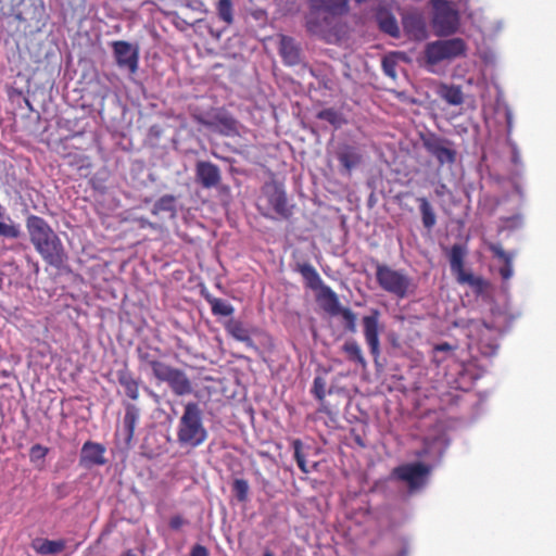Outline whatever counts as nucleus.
<instances>
[{
    "label": "nucleus",
    "mask_w": 556,
    "mask_h": 556,
    "mask_svg": "<svg viewBox=\"0 0 556 556\" xmlns=\"http://www.w3.org/2000/svg\"><path fill=\"white\" fill-rule=\"evenodd\" d=\"M26 229L37 253L50 266L60 269L67 261V253L58 233L49 223L37 215H28Z\"/></svg>",
    "instance_id": "1"
},
{
    "label": "nucleus",
    "mask_w": 556,
    "mask_h": 556,
    "mask_svg": "<svg viewBox=\"0 0 556 556\" xmlns=\"http://www.w3.org/2000/svg\"><path fill=\"white\" fill-rule=\"evenodd\" d=\"M177 442L181 447L195 448L208 438L203 410L198 402H187L177 426Z\"/></svg>",
    "instance_id": "2"
},
{
    "label": "nucleus",
    "mask_w": 556,
    "mask_h": 556,
    "mask_svg": "<svg viewBox=\"0 0 556 556\" xmlns=\"http://www.w3.org/2000/svg\"><path fill=\"white\" fill-rule=\"evenodd\" d=\"M155 379L167 383L172 392L177 396H185L193 392L192 382L187 374L168 364L159 372Z\"/></svg>",
    "instance_id": "3"
},
{
    "label": "nucleus",
    "mask_w": 556,
    "mask_h": 556,
    "mask_svg": "<svg viewBox=\"0 0 556 556\" xmlns=\"http://www.w3.org/2000/svg\"><path fill=\"white\" fill-rule=\"evenodd\" d=\"M112 46L115 61L118 67L126 68L131 74L136 73L139 62L138 46L123 40L114 41Z\"/></svg>",
    "instance_id": "4"
},
{
    "label": "nucleus",
    "mask_w": 556,
    "mask_h": 556,
    "mask_svg": "<svg viewBox=\"0 0 556 556\" xmlns=\"http://www.w3.org/2000/svg\"><path fill=\"white\" fill-rule=\"evenodd\" d=\"M267 204L282 218L292 214V205L289 204L286 191L281 185L269 184L264 188Z\"/></svg>",
    "instance_id": "5"
},
{
    "label": "nucleus",
    "mask_w": 556,
    "mask_h": 556,
    "mask_svg": "<svg viewBox=\"0 0 556 556\" xmlns=\"http://www.w3.org/2000/svg\"><path fill=\"white\" fill-rule=\"evenodd\" d=\"M195 181L205 189L217 188L222 182L220 168L210 161L195 163Z\"/></svg>",
    "instance_id": "6"
},
{
    "label": "nucleus",
    "mask_w": 556,
    "mask_h": 556,
    "mask_svg": "<svg viewBox=\"0 0 556 556\" xmlns=\"http://www.w3.org/2000/svg\"><path fill=\"white\" fill-rule=\"evenodd\" d=\"M104 452L105 448L102 444L87 441L80 451V464L85 467L102 466L106 463Z\"/></svg>",
    "instance_id": "7"
},
{
    "label": "nucleus",
    "mask_w": 556,
    "mask_h": 556,
    "mask_svg": "<svg viewBox=\"0 0 556 556\" xmlns=\"http://www.w3.org/2000/svg\"><path fill=\"white\" fill-rule=\"evenodd\" d=\"M208 127L224 136H235L238 134L237 121L227 113L216 114L208 123Z\"/></svg>",
    "instance_id": "8"
},
{
    "label": "nucleus",
    "mask_w": 556,
    "mask_h": 556,
    "mask_svg": "<svg viewBox=\"0 0 556 556\" xmlns=\"http://www.w3.org/2000/svg\"><path fill=\"white\" fill-rule=\"evenodd\" d=\"M279 53L287 65H296L301 62V49L291 37L281 36Z\"/></svg>",
    "instance_id": "9"
},
{
    "label": "nucleus",
    "mask_w": 556,
    "mask_h": 556,
    "mask_svg": "<svg viewBox=\"0 0 556 556\" xmlns=\"http://www.w3.org/2000/svg\"><path fill=\"white\" fill-rule=\"evenodd\" d=\"M125 415L123 419V435L126 444H129L134 438L135 428L139 420L140 410L131 403H125Z\"/></svg>",
    "instance_id": "10"
},
{
    "label": "nucleus",
    "mask_w": 556,
    "mask_h": 556,
    "mask_svg": "<svg viewBox=\"0 0 556 556\" xmlns=\"http://www.w3.org/2000/svg\"><path fill=\"white\" fill-rule=\"evenodd\" d=\"M178 199L173 194H164L159 198L151 208V214L159 216L167 214L170 219H175L178 215Z\"/></svg>",
    "instance_id": "11"
},
{
    "label": "nucleus",
    "mask_w": 556,
    "mask_h": 556,
    "mask_svg": "<svg viewBox=\"0 0 556 556\" xmlns=\"http://www.w3.org/2000/svg\"><path fill=\"white\" fill-rule=\"evenodd\" d=\"M153 352H160L159 349H150V348H137V354L140 363L144 366H148L152 370V375L155 378L159 372L166 366V363L157 359Z\"/></svg>",
    "instance_id": "12"
},
{
    "label": "nucleus",
    "mask_w": 556,
    "mask_h": 556,
    "mask_svg": "<svg viewBox=\"0 0 556 556\" xmlns=\"http://www.w3.org/2000/svg\"><path fill=\"white\" fill-rule=\"evenodd\" d=\"M116 377L118 383L124 388L125 394L134 401L138 400L139 386L132 374L127 368H124L116 371Z\"/></svg>",
    "instance_id": "13"
},
{
    "label": "nucleus",
    "mask_w": 556,
    "mask_h": 556,
    "mask_svg": "<svg viewBox=\"0 0 556 556\" xmlns=\"http://www.w3.org/2000/svg\"><path fill=\"white\" fill-rule=\"evenodd\" d=\"M33 546L38 554L56 555L65 548V541L41 539L35 541Z\"/></svg>",
    "instance_id": "14"
},
{
    "label": "nucleus",
    "mask_w": 556,
    "mask_h": 556,
    "mask_svg": "<svg viewBox=\"0 0 556 556\" xmlns=\"http://www.w3.org/2000/svg\"><path fill=\"white\" fill-rule=\"evenodd\" d=\"M204 299L210 304L215 316H230L235 312L233 306L225 300L215 298L210 293L204 294Z\"/></svg>",
    "instance_id": "15"
},
{
    "label": "nucleus",
    "mask_w": 556,
    "mask_h": 556,
    "mask_svg": "<svg viewBox=\"0 0 556 556\" xmlns=\"http://www.w3.org/2000/svg\"><path fill=\"white\" fill-rule=\"evenodd\" d=\"M226 329L230 333V336L236 340L249 344L252 343L250 332L242 321L231 319L228 321Z\"/></svg>",
    "instance_id": "16"
},
{
    "label": "nucleus",
    "mask_w": 556,
    "mask_h": 556,
    "mask_svg": "<svg viewBox=\"0 0 556 556\" xmlns=\"http://www.w3.org/2000/svg\"><path fill=\"white\" fill-rule=\"evenodd\" d=\"M22 236L21 225L15 223L10 216L0 220V237L3 239L15 240Z\"/></svg>",
    "instance_id": "17"
},
{
    "label": "nucleus",
    "mask_w": 556,
    "mask_h": 556,
    "mask_svg": "<svg viewBox=\"0 0 556 556\" xmlns=\"http://www.w3.org/2000/svg\"><path fill=\"white\" fill-rule=\"evenodd\" d=\"M25 0H0V12L5 16H13L16 21H24L23 13L20 11Z\"/></svg>",
    "instance_id": "18"
},
{
    "label": "nucleus",
    "mask_w": 556,
    "mask_h": 556,
    "mask_svg": "<svg viewBox=\"0 0 556 556\" xmlns=\"http://www.w3.org/2000/svg\"><path fill=\"white\" fill-rule=\"evenodd\" d=\"M216 13L218 18L226 25H231L235 21L232 0H218L216 3Z\"/></svg>",
    "instance_id": "19"
},
{
    "label": "nucleus",
    "mask_w": 556,
    "mask_h": 556,
    "mask_svg": "<svg viewBox=\"0 0 556 556\" xmlns=\"http://www.w3.org/2000/svg\"><path fill=\"white\" fill-rule=\"evenodd\" d=\"M249 490H250V486H249V483L247 480H244V479H235L233 480L232 491L235 493L236 498L239 502L244 503L248 501Z\"/></svg>",
    "instance_id": "20"
},
{
    "label": "nucleus",
    "mask_w": 556,
    "mask_h": 556,
    "mask_svg": "<svg viewBox=\"0 0 556 556\" xmlns=\"http://www.w3.org/2000/svg\"><path fill=\"white\" fill-rule=\"evenodd\" d=\"M292 446H293V450H294V458H295V462L298 464V467L301 469V471L303 473H308L309 470L307 468L305 455L302 452V448H303L302 442L300 440H294L292 442Z\"/></svg>",
    "instance_id": "21"
},
{
    "label": "nucleus",
    "mask_w": 556,
    "mask_h": 556,
    "mask_svg": "<svg viewBox=\"0 0 556 556\" xmlns=\"http://www.w3.org/2000/svg\"><path fill=\"white\" fill-rule=\"evenodd\" d=\"M49 453V448L41 445L35 444L29 450V458L31 463H37L39 460H43Z\"/></svg>",
    "instance_id": "22"
},
{
    "label": "nucleus",
    "mask_w": 556,
    "mask_h": 556,
    "mask_svg": "<svg viewBox=\"0 0 556 556\" xmlns=\"http://www.w3.org/2000/svg\"><path fill=\"white\" fill-rule=\"evenodd\" d=\"M298 269L302 274L306 287L313 289V266L308 263L298 264Z\"/></svg>",
    "instance_id": "23"
},
{
    "label": "nucleus",
    "mask_w": 556,
    "mask_h": 556,
    "mask_svg": "<svg viewBox=\"0 0 556 556\" xmlns=\"http://www.w3.org/2000/svg\"><path fill=\"white\" fill-rule=\"evenodd\" d=\"M188 520L182 518L180 515H175L169 519V528L172 530H179L182 526L187 525Z\"/></svg>",
    "instance_id": "24"
},
{
    "label": "nucleus",
    "mask_w": 556,
    "mask_h": 556,
    "mask_svg": "<svg viewBox=\"0 0 556 556\" xmlns=\"http://www.w3.org/2000/svg\"><path fill=\"white\" fill-rule=\"evenodd\" d=\"M190 556H208V551L205 546L195 544L190 552Z\"/></svg>",
    "instance_id": "25"
},
{
    "label": "nucleus",
    "mask_w": 556,
    "mask_h": 556,
    "mask_svg": "<svg viewBox=\"0 0 556 556\" xmlns=\"http://www.w3.org/2000/svg\"><path fill=\"white\" fill-rule=\"evenodd\" d=\"M306 29L308 31H313V18L309 16V14L306 16Z\"/></svg>",
    "instance_id": "26"
},
{
    "label": "nucleus",
    "mask_w": 556,
    "mask_h": 556,
    "mask_svg": "<svg viewBox=\"0 0 556 556\" xmlns=\"http://www.w3.org/2000/svg\"><path fill=\"white\" fill-rule=\"evenodd\" d=\"M123 556H137L131 549L126 551Z\"/></svg>",
    "instance_id": "27"
},
{
    "label": "nucleus",
    "mask_w": 556,
    "mask_h": 556,
    "mask_svg": "<svg viewBox=\"0 0 556 556\" xmlns=\"http://www.w3.org/2000/svg\"><path fill=\"white\" fill-rule=\"evenodd\" d=\"M263 556H274L271 552L266 551Z\"/></svg>",
    "instance_id": "28"
},
{
    "label": "nucleus",
    "mask_w": 556,
    "mask_h": 556,
    "mask_svg": "<svg viewBox=\"0 0 556 556\" xmlns=\"http://www.w3.org/2000/svg\"><path fill=\"white\" fill-rule=\"evenodd\" d=\"M307 4H308L309 9H313V0H307Z\"/></svg>",
    "instance_id": "29"
},
{
    "label": "nucleus",
    "mask_w": 556,
    "mask_h": 556,
    "mask_svg": "<svg viewBox=\"0 0 556 556\" xmlns=\"http://www.w3.org/2000/svg\"><path fill=\"white\" fill-rule=\"evenodd\" d=\"M2 217H3V207H2V205L0 204V218H2Z\"/></svg>",
    "instance_id": "30"
}]
</instances>
